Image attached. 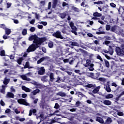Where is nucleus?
<instances>
[{
	"label": "nucleus",
	"instance_id": "obj_1",
	"mask_svg": "<svg viewBox=\"0 0 124 124\" xmlns=\"http://www.w3.org/2000/svg\"><path fill=\"white\" fill-rule=\"evenodd\" d=\"M29 40L30 41L33 40L34 44H42L43 42L46 41V39L45 38H39L36 35H31L29 38Z\"/></svg>",
	"mask_w": 124,
	"mask_h": 124
},
{
	"label": "nucleus",
	"instance_id": "obj_2",
	"mask_svg": "<svg viewBox=\"0 0 124 124\" xmlns=\"http://www.w3.org/2000/svg\"><path fill=\"white\" fill-rule=\"evenodd\" d=\"M41 44H32L31 45L27 50V53H30V52H33L36 50V48H38Z\"/></svg>",
	"mask_w": 124,
	"mask_h": 124
},
{
	"label": "nucleus",
	"instance_id": "obj_3",
	"mask_svg": "<svg viewBox=\"0 0 124 124\" xmlns=\"http://www.w3.org/2000/svg\"><path fill=\"white\" fill-rule=\"evenodd\" d=\"M69 24L70 28L72 29V32L75 34V35H77L78 33L77 31L78 30L77 28L75 26H74V23L72 22V21H69Z\"/></svg>",
	"mask_w": 124,
	"mask_h": 124
},
{
	"label": "nucleus",
	"instance_id": "obj_4",
	"mask_svg": "<svg viewBox=\"0 0 124 124\" xmlns=\"http://www.w3.org/2000/svg\"><path fill=\"white\" fill-rule=\"evenodd\" d=\"M116 52L118 56H124V48L121 49V48L117 47Z\"/></svg>",
	"mask_w": 124,
	"mask_h": 124
},
{
	"label": "nucleus",
	"instance_id": "obj_5",
	"mask_svg": "<svg viewBox=\"0 0 124 124\" xmlns=\"http://www.w3.org/2000/svg\"><path fill=\"white\" fill-rule=\"evenodd\" d=\"M52 35L56 38H60V39H63V37L62 35V32L60 31H57L52 34Z\"/></svg>",
	"mask_w": 124,
	"mask_h": 124
},
{
	"label": "nucleus",
	"instance_id": "obj_6",
	"mask_svg": "<svg viewBox=\"0 0 124 124\" xmlns=\"http://www.w3.org/2000/svg\"><path fill=\"white\" fill-rule=\"evenodd\" d=\"M17 102L19 104H22L23 105H26V106H29L30 104L27 102V101L25 99H19L17 100Z\"/></svg>",
	"mask_w": 124,
	"mask_h": 124
},
{
	"label": "nucleus",
	"instance_id": "obj_7",
	"mask_svg": "<svg viewBox=\"0 0 124 124\" xmlns=\"http://www.w3.org/2000/svg\"><path fill=\"white\" fill-rule=\"evenodd\" d=\"M120 27L117 26H114L111 27V31H113L114 32H116V33L121 34V31H120Z\"/></svg>",
	"mask_w": 124,
	"mask_h": 124
},
{
	"label": "nucleus",
	"instance_id": "obj_8",
	"mask_svg": "<svg viewBox=\"0 0 124 124\" xmlns=\"http://www.w3.org/2000/svg\"><path fill=\"white\" fill-rule=\"evenodd\" d=\"M99 75H100L99 73H96V74L91 73V76L92 78H93V79H96V80L98 79Z\"/></svg>",
	"mask_w": 124,
	"mask_h": 124
},
{
	"label": "nucleus",
	"instance_id": "obj_9",
	"mask_svg": "<svg viewBox=\"0 0 124 124\" xmlns=\"http://www.w3.org/2000/svg\"><path fill=\"white\" fill-rule=\"evenodd\" d=\"M44 73H45V69H44V67L40 68L38 72V74L39 75H43Z\"/></svg>",
	"mask_w": 124,
	"mask_h": 124
},
{
	"label": "nucleus",
	"instance_id": "obj_10",
	"mask_svg": "<svg viewBox=\"0 0 124 124\" xmlns=\"http://www.w3.org/2000/svg\"><path fill=\"white\" fill-rule=\"evenodd\" d=\"M22 90L25 92H26V93H31V89L24 86L22 87Z\"/></svg>",
	"mask_w": 124,
	"mask_h": 124
},
{
	"label": "nucleus",
	"instance_id": "obj_11",
	"mask_svg": "<svg viewBox=\"0 0 124 124\" xmlns=\"http://www.w3.org/2000/svg\"><path fill=\"white\" fill-rule=\"evenodd\" d=\"M20 78L22 80H24L25 81H31V78L27 77L26 75H21Z\"/></svg>",
	"mask_w": 124,
	"mask_h": 124
},
{
	"label": "nucleus",
	"instance_id": "obj_12",
	"mask_svg": "<svg viewBox=\"0 0 124 124\" xmlns=\"http://www.w3.org/2000/svg\"><path fill=\"white\" fill-rule=\"evenodd\" d=\"M104 88L105 90L108 92V93L111 92V88H110V86H109V84L104 85Z\"/></svg>",
	"mask_w": 124,
	"mask_h": 124
},
{
	"label": "nucleus",
	"instance_id": "obj_13",
	"mask_svg": "<svg viewBox=\"0 0 124 124\" xmlns=\"http://www.w3.org/2000/svg\"><path fill=\"white\" fill-rule=\"evenodd\" d=\"M6 97L10 98H14V94L11 92H8L6 94Z\"/></svg>",
	"mask_w": 124,
	"mask_h": 124
},
{
	"label": "nucleus",
	"instance_id": "obj_14",
	"mask_svg": "<svg viewBox=\"0 0 124 124\" xmlns=\"http://www.w3.org/2000/svg\"><path fill=\"white\" fill-rule=\"evenodd\" d=\"M99 90H100V86H97L96 88L94 89L92 91L93 93H97L98 92H99Z\"/></svg>",
	"mask_w": 124,
	"mask_h": 124
},
{
	"label": "nucleus",
	"instance_id": "obj_15",
	"mask_svg": "<svg viewBox=\"0 0 124 124\" xmlns=\"http://www.w3.org/2000/svg\"><path fill=\"white\" fill-rule=\"evenodd\" d=\"M49 81H50V82H54V81H55V78H54V74L51 73L49 74Z\"/></svg>",
	"mask_w": 124,
	"mask_h": 124
},
{
	"label": "nucleus",
	"instance_id": "obj_16",
	"mask_svg": "<svg viewBox=\"0 0 124 124\" xmlns=\"http://www.w3.org/2000/svg\"><path fill=\"white\" fill-rule=\"evenodd\" d=\"M48 57L47 56L41 58L39 60H38L37 61V64H39V63H41V62H43V61H44L45 60H47V59H48Z\"/></svg>",
	"mask_w": 124,
	"mask_h": 124
},
{
	"label": "nucleus",
	"instance_id": "obj_17",
	"mask_svg": "<svg viewBox=\"0 0 124 124\" xmlns=\"http://www.w3.org/2000/svg\"><path fill=\"white\" fill-rule=\"evenodd\" d=\"M40 92V90L39 89H37L35 90H34L33 92H31V94H32L33 95H36L37 93H38Z\"/></svg>",
	"mask_w": 124,
	"mask_h": 124
},
{
	"label": "nucleus",
	"instance_id": "obj_18",
	"mask_svg": "<svg viewBox=\"0 0 124 124\" xmlns=\"http://www.w3.org/2000/svg\"><path fill=\"white\" fill-rule=\"evenodd\" d=\"M5 33L7 35H9L11 33V29L8 28L5 29Z\"/></svg>",
	"mask_w": 124,
	"mask_h": 124
},
{
	"label": "nucleus",
	"instance_id": "obj_19",
	"mask_svg": "<svg viewBox=\"0 0 124 124\" xmlns=\"http://www.w3.org/2000/svg\"><path fill=\"white\" fill-rule=\"evenodd\" d=\"M96 122H98L100 124H103V123H104V121H103V119L99 117L96 118Z\"/></svg>",
	"mask_w": 124,
	"mask_h": 124
},
{
	"label": "nucleus",
	"instance_id": "obj_20",
	"mask_svg": "<svg viewBox=\"0 0 124 124\" xmlns=\"http://www.w3.org/2000/svg\"><path fill=\"white\" fill-rule=\"evenodd\" d=\"M10 82V79L5 78L3 81L4 85H7Z\"/></svg>",
	"mask_w": 124,
	"mask_h": 124
},
{
	"label": "nucleus",
	"instance_id": "obj_21",
	"mask_svg": "<svg viewBox=\"0 0 124 124\" xmlns=\"http://www.w3.org/2000/svg\"><path fill=\"white\" fill-rule=\"evenodd\" d=\"M93 16L94 17H101V16H102V14L96 12L93 13Z\"/></svg>",
	"mask_w": 124,
	"mask_h": 124
},
{
	"label": "nucleus",
	"instance_id": "obj_22",
	"mask_svg": "<svg viewBox=\"0 0 124 124\" xmlns=\"http://www.w3.org/2000/svg\"><path fill=\"white\" fill-rule=\"evenodd\" d=\"M91 62L92 61L90 59L86 60V63L84 64V66H85V67H88L89 65H91Z\"/></svg>",
	"mask_w": 124,
	"mask_h": 124
},
{
	"label": "nucleus",
	"instance_id": "obj_23",
	"mask_svg": "<svg viewBox=\"0 0 124 124\" xmlns=\"http://www.w3.org/2000/svg\"><path fill=\"white\" fill-rule=\"evenodd\" d=\"M103 103L105 105L107 106L111 105V104H112V102L109 100H105L103 101Z\"/></svg>",
	"mask_w": 124,
	"mask_h": 124
},
{
	"label": "nucleus",
	"instance_id": "obj_24",
	"mask_svg": "<svg viewBox=\"0 0 124 124\" xmlns=\"http://www.w3.org/2000/svg\"><path fill=\"white\" fill-rule=\"evenodd\" d=\"M24 60V59L23 57L19 58L17 60V62L18 63V64H21L22 63V62Z\"/></svg>",
	"mask_w": 124,
	"mask_h": 124
},
{
	"label": "nucleus",
	"instance_id": "obj_25",
	"mask_svg": "<svg viewBox=\"0 0 124 124\" xmlns=\"http://www.w3.org/2000/svg\"><path fill=\"white\" fill-rule=\"evenodd\" d=\"M114 97V95L112 94H108L105 96V98L107 99H109V98H113Z\"/></svg>",
	"mask_w": 124,
	"mask_h": 124
},
{
	"label": "nucleus",
	"instance_id": "obj_26",
	"mask_svg": "<svg viewBox=\"0 0 124 124\" xmlns=\"http://www.w3.org/2000/svg\"><path fill=\"white\" fill-rule=\"evenodd\" d=\"M89 70L90 71H93L94 70V68H93V66H94V65L93 63L90 64L89 65Z\"/></svg>",
	"mask_w": 124,
	"mask_h": 124
},
{
	"label": "nucleus",
	"instance_id": "obj_27",
	"mask_svg": "<svg viewBox=\"0 0 124 124\" xmlns=\"http://www.w3.org/2000/svg\"><path fill=\"white\" fill-rule=\"evenodd\" d=\"M32 67H30V62H27L24 66V68H31Z\"/></svg>",
	"mask_w": 124,
	"mask_h": 124
},
{
	"label": "nucleus",
	"instance_id": "obj_28",
	"mask_svg": "<svg viewBox=\"0 0 124 124\" xmlns=\"http://www.w3.org/2000/svg\"><path fill=\"white\" fill-rule=\"evenodd\" d=\"M58 120H60V119L57 118L55 117V118H54L53 120L51 121V123H49V122H47V124H54V123L57 122V121H58Z\"/></svg>",
	"mask_w": 124,
	"mask_h": 124
},
{
	"label": "nucleus",
	"instance_id": "obj_29",
	"mask_svg": "<svg viewBox=\"0 0 124 124\" xmlns=\"http://www.w3.org/2000/svg\"><path fill=\"white\" fill-rule=\"evenodd\" d=\"M6 87V86L5 85H2L1 88H2V89L1 90V93H5V87Z\"/></svg>",
	"mask_w": 124,
	"mask_h": 124
},
{
	"label": "nucleus",
	"instance_id": "obj_30",
	"mask_svg": "<svg viewBox=\"0 0 124 124\" xmlns=\"http://www.w3.org/2000/svg\"><path fill=\"white\" fill-rule=\"evenodd\" d=\"M57 95H60V96L63 97V96H66V94H65V93L63 92H59L57 93Z\"/></svg>",
	"mask_w": 124,
	"mask_h": 124
},
{
	"label": "nucleus",
	"instance_id": "obj_31",
	"mask_svg": "<svg viewBox=\"0 0 124 124\" xmlns=\"http://www.w3.org/2000/svg\"><path fill=\"white\" fill-rule=\"evenodd\" d=\"M53 5H52L53 7H55L57 4H58V2H59V0H52Z\"/></svg>",
	"mask_w": 124,
	"mask_h": 124
},
{
	"label": "nucleus",
	"instance_id": "obj_32",
	"mask_svg": "<svg viewBox=\"0 0 124 124\" xmlns=\"http://www.w3.org/2000/svg\"><path fill=\"white\" fill-rule=\"evenodd\" d=\"M105 62L106 67L109 68V67H110V63H109V62L107 60H105Z\"/></svg>",
	"mask_w": 124,
	"mask_h": 124
},
{
	"label": "nucleus",
	"instance_id": "obj_33",
	"mask_svg": "<svg viewBox=\"0 0 124 124\" xmlns=\"http://www.w3.org/2000/svg\"><path fill=\"white\" fill-rule=\"evenodd\" d=\"M51 116H53V115H56L57 116H61L60 114V111L59 110H56L53 113L51 114Z\"/></svg>",
	"mask_w": 124,
	"mask_h": 124
},
{
	"label": "nucleus",
	"instance_id": "obj_34",
	"mask_svg": "<svg viewBox=\"0 0 124 124\" xmlns=\"http://www.w3.org/2000/svg\"><path fill=\"white\" fill-rule=\"evenodd\" d=\"M48 47L49 48H53L54 47V44L53 43V42L50 41L48 42Z\"/></svg>",
	"mask_w": 124,
	"mask_h": 124
},
{
	"label": "nucleus",
	"instance_id": "obj_35",
	"mask_svg": "<svg viewBox=\"0 0 124 124\" xmlns=\"http://www.w3.org/2000/svg\"><path fill=\"white\" fill-rule=\"evenodd\" d=\"M65 16H66V14L65 13H63L60 14V17L62 19H64V18H65Z\"/></svg>",
	"mask_w": 124,
	"mask_h": 124
},
{
	"label": "nucleus",
	"instance_id": "obj_36",
	"mask_svg": "<svg viewBox=\"0 0 124 124\" xmlns=\"http://www.w3.org/2000/svg\"><path fill=\"white\" fill-rule=\"evenodd\" d=\"M46 78H47V76H44L41 78V80L43 81V82H46L47 79H46Z\"/></svg>",
	"mask_w": 124,
	"mask_h": 124
},
{
	"label": "nucleus",
	"instance_id": "obj_37",
	"mask_svg": "<svg viewBox=\"0 0 124 124\" xmlns=\"http://www.w3.org/2000/svg\"><path fill=\"white\" fill-rule=\"evenodd\" d=\"M71 45H72V46H77L78 47H79V44L75 42H72Z\"/></svg>",
	"mask_w": 124,
	"mask_h": 124
},
{
	"label": "nucleus",
	"instance_id": "obj_38",
	"mask_svg": "<svg viewBox=\"0 0 124 124\" xmlns=\"http://www.w3.org/2000/svg\"><path fill=\"white\" fill-rule=\"evenodd\" d=\"M99 80L101 82H103L104 83H105V82H106V78H99Z\"/></svg>",
	"mask_w": 124,
	"mask_h": 124
},
{
	"label": "nucleus",
	"instance_id": "obj_39",
	"mask_svg": "<svg viewBox=\"0 0 124 124\" xmlns=\"http://www.w3.org/2000/svg\"><path fill=\"white\" fill-rule=\"evenodd\" d=\"M55 82L56 83H61V82H62V78L58 77V78H57V80Z\"/></svg>",
	"mask_w": 124,
	"mask_h": 124
},
{
	"label": "nucleus",
	"instance_id": "obj_40",
	"mask_svg": "<svg viewBox=\"0 0 124 124\" xmlns=\"http://www.w3.org/2000/svg\"><path fill=\"white\" fill-rule=\"evenodd\" d=\"M107 124H110V123H112V119H111L110 118H108V119L106 120Z\"/></svg>",
	"mask_w": 124,
	"mask_h": 124
},
{
	"label": "nucleus",
	"instance_id": "obj_41",
	"mask_svg": "<svg viewBox=\"0 0 124 124\" xmlns=\"http://www.w3.org/2000/svg\"><path fill=\"white\" fill-rule=\"evenodd\" d=\"M94 3L95 4H103V1H101V0H99L96 2H94Z\"/></svg>",
	"mask_w": 124,
	"mask_h": 124
},
{
	"label": "nucleus",
	"instance_id": "obj_42",
	"mask_svg": "<svg viewBox=\"0 0 124 124\" xmlns=\"http://www.w3.org/2000/svg\"><path fill=\"white\" fill-rule=\"evenodd\" d=\"M28 31L27 29H23L22 32L23 35H26L27 34Z\"/></svg>",
	"mask_w": 124,
	"mask_h": 124
},
{
	"label": "nucleus",
	"instance_id": "obj_43",
	"mask_svg": "<svg viewBox=\"0 0 124 124\" xmlns=\"http://www.w3.org/2000/svg\"><path fill=\"white\" fill-rule=\"evenodd\" d=\"M16 120L19 121V122H24L26 119L25 118H20V117H16Z\"/></svg>",
	"mask_w": 124,
	"mask_h": 124
},
{
	"label": "nucleus",
	"instance_id": "obj_44",
	"mask_svg": "<svg viewBox=\"0 0 124 124\" xmlns=\"http://www.w3.org/2000/svg\"><path fill=\"white\" fill-rule=\"evenodd\" d=\"M118 123L119 124H124V119H120Z\"/></svg>",
	"mask_w": 124,
	"mask_h": 124
},
{
	"label": "nucleus",
	"instance_id": "obj_45",
	"mask_svg": "<svg viewBox=\"0 0 124 124\" xmlns=\"http://www.w3.org/2000/svg\"><path fill=\"white\" fill-rule=\"evenodd\" d=\"M0 56H2L3 57L5 56V51H4V50H2L1 51V52H0Z\"/></svg>",
	"mask_w": 124,
	"mask_h": 124
},
{
	"label": "nucleus",
	"instance_id": "obj_46",
	"mask_svg": "<svg viewBox=\"0 0 124 124\" xmlns=\"http://www.w3.org/2000/svg\"><path fill=\"white\" fill-rule=\"evenodd\" d=\"M103 44L104 45H107V46H108V45L110 44V41H105V42H104L103 43Z\"/></svg>",
	"mask_w": 124,
	"mask_h": 124
},
{
	"label": "nucleus",
	"instance_id": "obj_47",
	"mask_svg": "<svg viewBox=\"0 0 124 124\" xmlns=\"http://www.w3.org/2000/svg\"><path fill=\"white\" fill-rule=\"evenodd\" d=\"M30 31H31V32H33V31H35V27H32L30 28Z\"/></svg>",
	"mask_w": 124,
	"mask_h": 124
},
{
	"label": "nucleus",
	"instance_id": "obj_48",
	"mask_svg": "<svg viewBox=\"0 0 124 124\" xmlns=\"http://www.w3.org/2000/svg\"><path fill=\"white\" fill-rule=\"evenodd\" d=\"M78 96L79 97H80V96H82V97L84 96H86L85 95H84V94H83L81 92H78Z\"/></svg>",
	"mask_w": 124,
	"mask_h": 124
},
{
	"label": "nucleus",
	"instance_id": "obj_49",
	"mask_svg": "<svg viewBox=\"0 0 124 124\" xmlns=\"http://www.w3.org/2000/svg\"><path fill=\"white\" fill-rule=\"evenodd\" d=\"M110 29H111V26L109 25H107L106 26V31H110Z\"/></svg>",
	"mask_w": 124,
	"mask_h": 124
},
{
	"label": "nucleus",
	"instance_id": "obj_50",
	"mask_svg": "<svg viewBox=\"0 0 124 124\" xmlns=\"http://www.w3.org/2000/svg\"><path fill=\"white\" fill-rule=\"evenodd\" d=\"M86 87H87V88H94V86L92 84H88L86 86Z\"/></svg>",
	"mask_w": 124,
	"mask_h": 124
},
{
	"label": "nucleus",
	"instance_id": "obj_51",
	"mask_svg": "<svg viewBox=\"0 0 124 124\" xmlns=\"http://www.w3.org/2000/svg\"><path fill=\"white\" fill-rule=\"evenodd\" d=\"M59 108H60V105L58 103H56L54 108H55V109H59Z\"/></svg>",
	"mask_w": 124,
	"mask_h": 124
},
{
	"label": "nucleus",
	"instance_id": "obj_52",
	"mask_svg": "<svg viewBox=\"0 0 124 124\" xmlns=\"http://www.w3.org/2000/svg\"><path fill=\"white\" fill-rule=\"evenodd\" d=\"M40 24H42V25H43V26H47V22L46 21H41L40 22Z\"/></svg>",
	"mask_w": 124,
	"mask_h": 124
},
{
	"label": "nucleus",
	"instance_id": "obj_53",
	"mask_svg": "<svg viewBox=\"0 0 124 124\" xmlns=\"http://www.w3.org/2000/svg\"><path fill=\"white\" fill-rule=\"evenodd\" d=\"M11 92H12V93H15V92H16V90H15V89H14V87H13V86L11 87Z\"/></svg>",
	"mask_w": 124,
	"mask_h": 124
},
{
	"label": "nucleus",
	"instance_id": "obj_54",
	"mask_svg": "<svg viewBox=\"0 0 124 124\" xmlns=\"http://www.w3.org/2000/svg\"><path fill=\"white\" fill-rule=\"evenodd\" d=\"M73 10H74V11H75V12H78L79 11V9L77 8L76 7H73Z\"/></svg>",
	"mask_w": 124,
	"mask_h": 124
},
{
	"label": "nucleus",
	"instance_id": "obj_55",
	"mask_svg": "<svg viewBox=\"0 0 124 124\" xmlns=\"http://www.w3.org/2000/svg\"><path fill=\"white\" fill-rule=\"evenodd\" d=\"M97 59H98V60H100V61H101V62H103V60H102V58L99 55H98L97 56Z\"/></svg>",
	"mask_w": 124,
	"mask_h": 124
},
{
	"label": "nucleus",
	"instance_id": "obj_56",
	"mask_svg": "<svg viewBox=\"0 0 124 124\" xmlns=\"http://www.w3.org/2000/svg\"><path fill=\"white\" fill-rule=\"evenodd\" d=\"M109 4H110V6L111 7H113V8L116 7V5H115V3H110Z\"/></svg>",
	"mask_w": 124,
	"mask_h": 124
},
{
	"label": "nucleus",
	"instance_id": "obj_57",
	"mask_svg": "<svg viewBox=\"0 0 124 124\" xmlns=\"http://www.w3.org/2000/svg\"><path fill=\"white\" fill-rule=\"evenodd\" d=\"M30 23L31 24V25H33V24H34V23H35V19H32Z\"/></svg>",
	"mask_w": 124,
	"mask_h": 124
},
{
	"label": "nucleus",
	"instance_id": "obj_58",
	"mask_svg": "<svg viewBox=\"0 0 124 124\" xmlns=\"http://www.w3.org/2000/svg\"><path fill=\"white\" fill-rule=\"evenodd\" d=\"M62 5L63 7H64V6H67V5H68V4L65 2H63Z\"/></svg>",
	"mask_w": 124,
	"mask_h": 124
},
{
	"label": "nucleus",
	"instance_id": "obj_59",
	"mask_svg": "<svg viewBox=\"0 0 124 124\" xmlns=\"http://www.w3.org/2000/svg\"><path fill=\"white\" fill-rule=\"evenodd\" d=\"M12 4L11 3H10V2L7 3V8H9V7H10V6H11Z\"/></svg>",
	"mask_w": 124,
	"mask_h": 124
},
{
	"label": "nucleus",
	"instance_id": "obj_60",
	"mask_svg": "<svg viewBox=\"0 0 124 124\" xmlns=\"http://www.w3.org/2000/svg\"><path fill=\"white\" fill-rule=\"evenodd\" d=\"M117 115H118V116H124V113L122 112H118Z\"/></svg>",
	"mask_w": 124,
	"mask_h": 124
},
{
	"label": "nucleus",
	"instance_id": "obj_61",
	"mask_svg": "<svg viewBox=\"0 0 124 124\" xmlns=\"http://www.w3.org/2000/svg\"><path fill=\"white\" fill-rule=\"evenodd\" d=\"M37 28H38V29H39L40 30H42V29H43V26L42 25H38L37 26Z\"/></svg>",
	"mask_w": 124,
	"mask_h": 124
},
{
	"label": "nucleus",
	"instance_id": "obj_62",
	"mask_svg": "<svg viewBox=\"0 0 124 124\" xmlns=\"http://www.w3.org/2000/svg\"><path fill=\"white\" fill-rule=\"evenodd\" d=\"M51 6H52V2H49L48 3V9H51Z\"/></svg>",
	"mask_w": 124,
	"mask_h": 124
},
{
	"label": "nucleus",
	"instance_id": "obj_63",
	"mask_svg": "<svg viewBox=\"0 0 124 124\" xmlns=\"http://www.w3.org/2000/svg\"><path fill=\"white\" fill-rule=\"evenodd\" d=\"M3 39H7V38H8V36L5 34L3 36Z\"/></svg>",
	"mask_w": 124,
	"mask_h": 124
},
{
	"label": "nucleus",
	"instance_id": "obj_64",
	"mask_svg": "<svg viewBox=\"0 0 124 124\" xmlns=\"http://www.w3.org/2000/svg\"><path fill=\"white\" fill-rule=\"evenodd\" d=\"M1 28H2V29H3L4 30H5V29H6V27H5V25L4 24L1 25Z\"/></svg>",
	"mask_w": 124,
	"mask_h": 124
}]
</instances>
